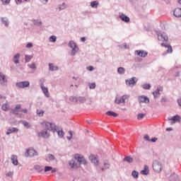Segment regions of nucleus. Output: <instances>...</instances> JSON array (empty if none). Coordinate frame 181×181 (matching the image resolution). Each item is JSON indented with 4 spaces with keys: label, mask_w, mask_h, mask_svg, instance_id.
<instances>
[{
    "label": "nucleus",
    "mask_w": 181,
    "mask_h": 181,
    "mask_svg": "<svg viewBox=\"0 0 181 181\" xmlns=\"http://www.w3.org/2000/svg\"><path fill=\"white\" fill-rule=\"evenodd\" d=\"M47 131L56 132V131H57L56 124L54 123H51L49 122H46L45 129L38 134V136H42V138H44L45 139H49V136L50 135V133Z\"/></svg>",
    "instance_id": "f257e3e1"
},
{
    "label": "nucleus",
    "mask_w": 181,
    "mask_h": 181,
    "mask_svg": "<svg viewBox=\"0 0 181 181\" xmlns=\"http://www.w3.org/2000/svg\"><path fill=\"white\" fill-rule=\"evenodd\" d=\"M152 166L154 172H156L157 173H160V172H162V169H163L162 163L158 160H154Z\"/></svg>",
    "instance_id": "f03ea898"
},
{
    "label": "nucleus",
    "mask_w": 181,
    "mask_h": 181,
    "mask_svg": "<svg viewBox=\"0 0 181 181\" xmlns=\"http://www.w3.org/2000/svg\"><path fill=\"white\" fill-rule=\"evenodd\" d=\"M39 156V153H37V151H36V150L33 149V147H30L28 149H27L25 153V156H26V158L28 157L33 158V156Z\"/></svg>",
    "instance_id": "7ed1b4c3"
},
{
    "label": "nucleus",
    "mask_w": 181,
    "mask_h": 181,
    "mask_svg": "<svg viewBox=\"0 0 181 181\" xmlns=\"http://www.w3.org/2000/svg\"><path fill=\"white\" fill-rule=\"evenodd\" d=\"M158 40H160L161 42H168L169 40V38L168 37V35H166V33L163 31H160L158 33Z\"/></svg>",
    "instance_id": "20e7f679"
},
{
    "label": "nucleus",
    "mask_w": 181,
    "mask_h": 181,
    "mask_svg": "<svg viewBox=\"0 0 181 181\" xmlns=\"http://www.w3.org/2000/svg\"><path fill=\"white\" fill-rule=\"evenodd\" d=\"M16 86L18 88H26L27 87H29V86H30V83L28 81H25L16 83Z\"/></svg>",
    "instance_id": "39448f33"
},
{
    "label": "nucleus",
    "mask_w": 181,
    "mask_h": 181,
    "mask_svg": "<svg viewBox=\"0 0 181 181\" xmlns=\"http://www.w3.org/2000/svg\"><path fill=\"white\" fill-rule=\"evenodd\" d=\"M138 102L139 103V104H149L150 100L149 98L143 95L138 97Z\"/></svg>",
    "instance_id": "423d86ee"
},
{
    "label": "nucleus",
    "mask_w": 181,
    "mask_h": 181,
    "mask_svg": "<svg viewBox=\"0 0 181 181\" xmlns=\"http://www.w3.org/2000/svg\"><path fill=\"white\" fill-rule=\"evenodd\" d=\"M136 81H138V78L136 77H132L126 81V84L129 87H134L136 84Z\"/></svg>",
    "instance_id": "0eeeda50"
},
{
    "label": "nucleus",
    "mask_w": 181,
    "mask_h": 181,
    "mask_svg": "<svg viewBox=\"0 0 181 181\" xmlns=\"http://www.w3.org/2000/svg\"><path fill=\"white\" fill-rule=\"evenodd\" d=\"M6 84H8V80L6 79L5 74L0 72V86H2V87H6Z\"/></svg>",
    "instance_id": "6e6552de"
},
{
    "label": "nucleus",
    "mask_w": 181,
    "mask_h": 181,
    "mask_svg": "<svg viewBox=\"0 0 181 181\" xmlns=\"http://www.w3.org/2000/svg\"><path fill=\"white\" fill-rule=\"evenodd\" d=\"M69 166L72 168L73 169H77L78 168H80V163L77 161V159L74 158L71 161H69Z\"/></svg>",
    "instance_id": "1a4fd4ad"
},
{
    "label": "nucleus",
    "mask_w": 181,
    "mask_h": 181,
    "mask_svg": "<svg viewBox=\"0 0 181 181\" xmlns=\"http://www.w3.org/2000/svg\"><path fill=\"white\" fill-rule=\"evenodd\" d=\"M168 180L169 181H179V176L177 174L175 173H171L170 176L168 177Z\"/></svg>",
    "instance_id": "9d476101"
},
{
    "label": "nucleus",
    "mask_w": 181,
    "mask_h": 181,
    "mask_svg": "<svg viewBox=\"0 0 181 181\" xmlns=\"http://www.w3.org/2000/svg\"><path fill=\"white\" fill-rule=\"evenodd\" d=\"M19 131V129L16 127H9L8 129H7V132H6V134L7 135H11V134H14V133H16Z\"/></svg>",
    "instance_id": "9b49d317"
},
{
    "label": "nucleus",
    "mask_w": 181,
    "mask_h": 181,
    "mask_svg": "<svg viewBox=\"0 0 181 181\" xmlns=\"http://www.w3.org/2000/svg\"><path fill=\"white\" fill-rule=\"evenodd\" d=\"M173 15L175 18H181V8H177L173 11Z\"/></svg>",
    "instance_id": "f8f14e48"
},
{
    "label": "nucleus",
    "mask_w": 181,
    "mask_h": 181,
    "mask_svg": "<svg viewBox=\"0 0 181 181\" xmlns=\"http://www.w3.org/2000/svg\"><path fill=\"white\" fill-rule=\"evenodd\" d=\"M161 46H163L164 47H168V49H167L168 53H172V52H173V49H172V46L169 43L163 42L161 44Z\"/></svg>",
    "instance_id": "ddd939ff"
},
{
    "label": "nucleus",
    "mask_w": 181,
    "mask_h": 181,
    "mask_svg": "<svg viewBox=\"0 0 181 181\" xmlns=\"http://www.w3.org/2000/svg\"><path fill=\"white\" fill-rule=\"evenodd\" d=\"M90 160L92 162V163H94L95 166H98V158L94 156H89Z\"/></svg>",
    "instance_id": "4468645a"
},
{
    "label": "nucleus",
    "mask_w": 181,
    "mask_h": 181,
    "mask_svg": "<svg viewBox=\"0 0 181 181\" xmlns=\"http://www.w3.org/2000/svg\"><path fill=\"white\" fill-rule=\"evenodd\" d=\"M135 53L140 57H146V56H148V52H145V51L136 50Z\"/></svg>",
    "instance_id": "2eb2a0df"
},
{
    "label": "nucleus",
    "mask_w": 181,
    "mask_h": 181,
    "mask_svg": "<svg viewBox=\"0 0 181 181\" xmlns=\"http://www.w3.org/2000/svg\"><path fill=\"white\" fill-rule=\"evenodd\" d=\"M1 22L6 26V28H8L9 26V19L6 17H1Z\"/></svg>",
    "instance_id": "dca6fc26"
},
{
    "label": "nucleus",
    "mask_w": 181,
    "mask_h": 181,
    "mask_svg": "<svg viewBox=\"0 0 181 181\" xmlns=\"http://www.w3.org/2000/svg\"><path fill=\"white\" fill-rule=\"evenodd\" d=\"M141 175H144V176L149 175V166L144 165V169L141 171Z\"/></svg>",
    "instance_id": "f3484780"
},
{
    "label": "nucleus",
    "mask_w": 181,
    "mask_h": 181,
    "mask_svg": "<svg viewBox=\"0 0 181 181\" xmlns=\"http://www.w3.org/2000/svg\"><path fill=\"white\" fill-rule=\"evenodd\" d=\"M103 165L104 167L101 168L102 172H104V170H107V169H110V167L111 166V164L110 163V162H108V160H105Z\"/></svg>",
    "instance_id": "a211bd4d"
},
{
    "label": "nucleus",
    "mask_w": 181,
    "mask_h": 181,
    "mask_svg": "<svg viewBox=\"0 0 181 181\" xmlns=\"http://www.w3.org/2000/svg\"><path fill=\"white\" fill-rule=\"evenodd\" d=\"M123 162H127V163H134V158L131 156H127L123 158Z\"/></svg>",
    "instance_id": "6ab92c4d"
},
{
    "label": "nucleus",
    "mask_w": 181,
    "mask_h": 181,
    "mask_svg": "<svg viewBox=\"0 0 181 181\" xmlns=\"http://www.w3.org/2000/svg\"><path fill=\"white\" fill-rule=\"evenodd\" d=\"M40 88L42 90V93L45 94V97L49 98L50 97V95H49V89H47V87H45V86H40Z\"/></svg>",
    "instance_id": "aec40b11"
},
{
    "label": "nucleus",
    "mask_w": 181,
    "mask_h": 181,
    "mask_svg": "<svg viewBox=\"0 0 181 181\" xmlns=\"http://www.w3.org/2000/svg\"><path fill=\"white\" fill-rule=\"evenodd\" d=\"M120 19H122V21L123 22H125V23H128V22H129V21H131L129 19V17H128L127 16H125V14H122L119 16Z\"/></svg>",
    "instance_id": "412c9836"
},
{
    "label": "nucleus",
    "mask_w": 181,
    "mask_h": 181,
    "mask_svg": "<svg viewBox=\"0 0 181 181\" xmlns=\"http://www.w3.org/2000/svg\"><path fill=\"white\" fill-rule=\"evenodd\" d=\"M19 59H21V54L17 53L13 58V63H15V64H18V63H19Z\"/></svg>",
    "instance_id": "4be33fe9"
},
{
    "label": "nucleus",
    "mask_w": 181,
    "mask_h": 181,
    "mask_svg": "<svg viewBox=\"0 0 181 181\" xmlns=\"http://www.w3.org/2000/svg\"><path fill=\"white\" fill-rule=\"evenodd\" d=\"M105 115H108L109 117H114L115 118H117V117H118V113L113 111H107L105 112Z\"/></svg>",
    "instance_id": "5701e85b"
},
{
    "label": "nucleus",
    "mask_w": 181,
    "mask_h": 181,
    "mask_svg": "<svg viewBox=\"0 0 181 181\" xmlns=\"http://www.w3.org/2000/svg\"><path fill=\"white\" fill-rule=\"evenodd\" d=\"M49 69L50 71H57L59 70V67L57 66H54L52 63L49 64Z\"/></svg>",
    "instance_id": "b1692460"
},
{
    "label": "nucleus",
    "mask_w": 181,
    "mask_h": 181,
    "mask_svg": "<svg viewBox=\"0 0 181 181\" xmlns=\"http://www.w3.org/2000/svg\"><path fill=\"white\" fill-rule=\"evenodd\" d=\"M11 162L15 166L18 165V156L15 155L11 156Z\"/></svg>",
    "instance_id": "393cba45"
},
{
    "label": "nucleus",
    "mask_w": 181,
    "mask_h": 181,
    "mask_svg": "<svg viewBox=\"0 0 181 181\" xmlns=\"http://www.w3.org/2000/svg\"><path fill=\"white\" fill-rule=\"evenodd\" d=\"M180 119H181L180 116V115H177L173 116V117L170 119V120H171V121H173V122H180Z\"/></svg>",
    "instance_id": "a878e982"
},
{
    "label": "nucleus",
    "mask_w": 181,
    "mask_h": 181,
    "mask_svg": "<svg viewBox=\"0 0 181 181\" xmlns=\"http://www.w3.org/2000/svg\"><path fill=\"white\" fill-rule=\"evenodd\" d=\"M86 97L84 96H79L78 97V103L77 104H84L86 103Z\"/></svg>",
    "instance_id": "bb28decb"
},
{
    "label": "nucleus",
    "mask_w": 181,
    "mask_h": 181,
    "mask_svg": "<svg viewBox=\"0 0 181 181\" xmlns=\"http://www.w3.org/2000/svg\"><path fill=\"white\" fill-rule=\"evenodd\" d=\"M98 5H100V3L98 1H93L90 2L91 8H95V9H97V8H98Z\"/></svg>",
    "instance_id": "cd10ccee"
},
{
    "label": "nucleus",
    "mask_w": 181,
    "mask_h": 181,
    "mask_svg": "<svg viewBox=\"0 0 181 181\" xmlns=\"http://www.w3.org/2000/svg\"><path fill=\"white\" fill-rule=\"evenodd\" d=\"M69 47H71V49H75L76 47H78L77 46V44L76 42H74V41L71 40L69 42Z\"/></svg>",
    "instance_id": "c85d7f7f"
},
{
    "label": "nucleus",
    "mask_w": 181,
    "mask_h": 181,
    "mask_svg": "<svg viewBox=\"0 0 181 181\" xmlns=\"http://www.w3.org/2000/svg\"><path fill=\"white\" fill-rule=\"evenodd\" d=\"M153 95L154 98H159V97H160L159 90L156 89L154 92H153Z\"/></svg>",
    "instance_id": "c756f323"
},
{
    "label": "nucleus",
    "mask_w": 181,
    "mask_h": 181,
    "mask_svg": "<svg viewBox=\"0 0 181 181\" xmlns=\"http://www.w3.org/2000/svg\"><path fill=\"white\" fill-rule=\"evenodd\" d=\"M69 100L71 101L72 103H74L75 104H77V103H78V97L76 96H70Z\"/></svg>",
    "instance_id": "7c9ffc66"
},
{
    "label": "nucleus",
    "mask_w": 181,
    "mask_h": 181,
    "mask_svg": "<svg viewBox=\"0 0 181 181\" xmlns=\"http://www.w3.org/2000/svg\"><path fill=\"white\" fill-rule=\"evenodd\" d=\"M36 114L38 117H43V115H45V111L42 110L37 109Z\"/></svg>",
    "instance_id": "2f4dec72"
},
{
    "label": "nucleus",
    "mask_w": 181,
    "mask_h": 181,
    "mask_svg": "<svg viewBox=\"0 0 181 181\" xmlns=\"http://www.w3.org/2000/svg\"><path fill=\"white\" fill-rule=\"evenodd\" d=\"M78 52V47L76 48H72L71 52V56H76L77 53Z\"/></svg>",
    "instance_id": "473e14b6"
},
{
    "label": "nucleus",
    "mask_w": 181,
    "mask_h": 181,
    "mask_svg": "<svg viewBox=\"0 0 181 181\" xmlns=\"http://www.w3.org/2000/svg\"><path fill=\"white\" fill-rule=\"evenodd\" d=\"M57 40V37L56 35H51L49 38V42H52V43H55Z\"/></svg>",
    "instance_id": "72a5a7b5"
},
{
    "label": "nucleus",
    "mask_w": 181,
    "mask_h": 181,
    "mask_svg": "<svg viewBox=\"0 0 181 181\" xmlns=\"http://www.w3.org/2000/svg\"><path fill=\"white\" fill-rule=\"evenodd\" d=\"M132 176H133V177L134 179H138V177L139 176V173H138V171H136V170H134L132 173Z\"/></svg>",
    "instance_id": "f704fd0d"
},
{
    "label": "nucleus",
    "mask_w": 181,
    "mask_h": 181,
    "mask_svg": "<svg viewBox=\"0 0 181 181\" xmlns=\"http://www.w3.org/2000/svg\"><path fill=\"white\" fill-rule=\"evenodd\" d=\"M32 59H33V56L26 55V54L25 55V63H29V62H30Z\"/></svg>",
    "instance_id": "c9c22d12"
},
{
    "label": "nucleus",
    "mask_w": 181,
    "mask_h": 181,
    "mask_svg": "<svg viewBox=\"0 0 181 181\" xmlns=\"http://www.w3.org/2000/svg\"><path fill=\"white\" fill-rule=\"evenodd\" d=\"M83 158H84L83 157H81L80 156H75V159H76V160L79 163V165H81V163H83Z\"/></svg>",
    "instance_id": "e433bc0d"
},
{
    "label": "nucleus",
    "mask_w": 181,
    "mask_h": 181,
    "mask_svg": "<svg viewBox=\"0 0 181 181\" xmlns=\"http://www.w3.org/2000/svg\"><path fill=\"white\" fill-rule=\"evenodd\" d=\"M67 6H66V4L63 3L62 4H59L58 6L59 11H64V9H66Z\"/></svg>",
    "instance_id": "4c0bfd02"
},
{
    "label": "nucleus",
    "mask_w": 181,
    "mask_h": 181,
    "mask_svg": "<svg viewBox=\"0 0 181 181\" xmlns=\"http://www.w3.org/2000/svg\"><path fill=\"white\" fill-rule=\"evenodd\" d=\"M117 73H119V74H124L125 69L124 67H119L117 69Z\"/></svg>",
    "instance_id": "58836bf2"
},
{
    "label": "nucleus",
    "mask_w": 181,
    "mask_h": 181,
    "mask_svg": "<svg viewBox=\"0 0 181 181\" xmlns=\"http://www.w3.org/2000/svg\"><path fill=\"white\" fill-rule=\"evenodd\" d=\"M57 134H58V136L59 138H63V136H64V132H63V129H62V130H58L57 131Z\"/></svg>",
    "instance_id": "ea45409f"
},
{
    "label": "nucleus",
    "mask_w": 181,
    "mask_h": 181,
    "mask_svg": "<svg viewBox=\"0 0 181 181\" xmlns=\"http://www.w3.org/2000/svg\"><path fill=\"white\" fill-rule=\"evenodd\" d=\"M142 88H144V90H151V84L149 83H146L142 85Z\"/></svg>",
    "instance_id": "a19ab883"
},
{
    "label": "nucleus",
    "mask_w": 181,
    "mask_h": 181,
    "mask_svg": "<svg viewBox=\"0 0 181 181\" xmlns=\"http://www.w3.org/2000/svg\"><path fill=\"white\" fill-rule=\"evenodd\" d=\"M35 170H37V172H42L43 170V166H40V165H35Z\"/></svg>",
    "instance_id": "79ce46f5"
},
{
    "label": "nucleus",
    "mask_w": 181,
    "mask_h": 181,
    "mask_svg": "<svg viewBox=\"0 0 181 181\" xmlns=\"http://www.w3.org/2000/svg\"><path fill=\"white\" fill-rule=\"evenodd\" d=\"M160 103H161V105H165V103H168V98H166L165 96L163 97L160 99Z\"/></svg>",
    "instance_id": "37998d69"
},
{
    "label": "nucleus",
    "mask_w": 181,
    "mask_h": 181,
    "mask_svg": "<svg viewBox=\"0 0 181 181\" xmlns=\"http://www.w3.org/2000/svg\"><path fill=\"white\" fill-rule=\"evenodd\" d=\"M33 23L36 26H42V21H40L39 20H34Z\"/></svg>",
    "instance_id": "c03bdc74"
},
{
    "label": "nucleus",
    "mask_w": 181,
    "mask_h": 181,
    "mask_svg": "<svg viewBox=\"0 0 181 181\" xmlns=\"http://www.w3.org/2000/svg\"><path fill=\"white\" fill-rule=\"evenodd\" d=\"M47 157L49 159V160H54V159H56V157H54V155L51 153H48Z\"/></svg>",
    "instance_id": "a18cd8bd"
},
{
    "label": "nucleus",
    "mask_w": 181,
    "mask_h": 181,
    "mask_svg": "<svg viewBox=\"0 0 181 181\" xmlns=\"http://www.w3.org/2000/svg\"><path fill=\"white\" fill-rule=\"evenodd\" d=\"M115 103L116 104H121V103H122V98H118V97L116 98Z\"/></svg>",
    "instance_id": "49530a36"
},
{
    "label": "nucleus",
    "mask_w": 181,
    "mask_h": 181,
    "mask_svg": "<svg viewBox=\"0 0 181 181\" xmlns=\"http://www.w3.org/2000/svg\"><path fill=\"white\" fill-rule=\"evenodd\" d=\"M28 67L33 70H36V64L33 63L31 64H28Z\"/></svg>",
    "instance_id": "de8ad7c7"
},
{
    "label": "nucleus",
    "mask_w": 181,
    "mask_h": 181,
    "mask_svg": "<svg viewBox=\"0 0 181 181\" xmlns=\"http://www.w3.org/2000/svg\"><path fill=\"white\" fill-rule=\"evenodd\" d=\"M40 87L45 86V78H41L39 81Z\"/></svg>",
    "instance_id": "09e8293b"
},
{
    "label": "nucleus",
    "mask_w": 181,
    "mask_h": 181,
    "mask_svg": "<svg viewBox=\"0 0 181 181\" xmlns=\"http://www.w3.org/2000/svg\"><path fill=\"white\" fill-rule=\"evenodd\" d=\"M21 124L24 125L26 128H29V122L25 120L21 121Z\"/></svg>",
    "instance_id": "8fccbe9b"
},
{
    "label": "nucleus",
    "mask_w": 181,
    "mask_h": 181,
    "mask_svg": "<svg viewBox=\"0 0 181 181\" xmlns=\"http://www.w3.org/2000/svg\"><path fill=\"white\" fill-rule=\"evenodd\" d=\"M144 117H145V114L139 113L137 115V119H142V118H144Z\"/></svg>",
    "instance_id": "3c124183"
},
{
    "label": "nucleus",
    "mask_w": 181,
    "mask_h": 181,
    "mask_svg": "<svg viewBox=\"0 0 181 181\" xmlns=\"http://www.w3.org/2000/svg\"><path fill=\"white\" fill-rule=\"evenodd\" d=\"M52 166H45V172H50V170H52Z\"/></svg>",
    "instance_id": "603ef678"
},
{
    "label": "nucleus",
    "mask_w": 181,
    "mask_h": 181,
    "mask_svg": "<svg viewBox=\"0 0 181 181\" xmlns=\"http://www.w3.org/2000/svg\"><path fill=\"white\" fill-rule=\"evenodd\" d=\"M121 98H122V101L123 104H125V100H127V98H128V95H123Z\"/></svg>",
    "instance_id": "864d4df0"
},
{
    "label": "nucleus",
    "mask_w": 181,
    "mask_h": 181,
    "mask_svg": "<svg viewBox=\"0 0 181 181\" xmlns=\"http://www.w3.org/2000/svg\"><path fill=\"white\" fill-rule=\"evenodd\" d=\"M2 110L4 111H8V104L4 103L2 107H1Z\"/></svg>",
    "instance_id": "5fc2aeb1"
},
{
    "label": "nucleus",
    "mask_w": 181,
    "mask_h": 181,
    "mask_svg": "<svg viewBox=\"0 0 181 181\" xmlns=\"http://www.w3.org/2000/svg\"><path fill=\"white\" fill-rule=\"evenodd\" d=\"M25 47H26L27 49H30V48L33 47V44L32 42H28V43L26 45Z\"/></svg>",
    "instance_id": "6e6d98bb"
},
{
    "label": "nucleus",
    "mask_w": 181,
    "mask_h": 181,
    "mask_svg": "<svg viewBox=\"0 0 181 181\" xmlns=\"http://www.w3.org/2000/svg\"><path fill=\"white\" fill-rule=\"evenodd\" d=\"M1 2L4 4V5H9L11 0H1Z\"/></svg>",
    "instance_id": "4d7b16f0"
},
{
    "label": "nucleus",
    "mask_w": 181,
    "mask_h": 181,
    "mask_svg": "<svg viewBox=\"0 0 181 181\" xmlns=\"http://www.w3.org/2000/svg\"><path fill=\"white\" fill-rule=\"evenodd\" d=\"M5 100H6V97L0 94V101H5Z\"/></svg>",
    "instance_id": "13d9d810"
},
{
    "label": "nucleus",
    "mask_w": 181,
    "mask_h": 181,
    "mask_svg": "<svg viewBox=\"0 0 181 181\" xmlns=\"http://www.w3.org/2000/svg\"><path fill=\"white\" fill-rule=\"evenodd\" d=\"M13 114L14 115H19V113H18V110H16V109H13Z\"/></svg>",
    "instance_id": "bf43d9fd"
},
{
    "label": "nucleus",
    "mask_w": 181,
    "mask_h": 181,
    "mask_svg": "<svg viewBox=\"0 0 181 181\" xmlns=\"http://www.w3.org/2000/svg\"><path fill=\"white\" fill-rule=\"evenodd\" d=\"M144 139H146V141H148V142H151V139H149V136L148 134L144 136Z\"/></svg>",
    "instance_id": "052dcab7"
},
{
    "label": "nucleus",
    "mask_w": 181,
    "mask_h": 181,
    "mask_svg": "<svg viewBox=\"0 0 181 181\" xmlns=\"http://www.w3.org/2000/svg\"><path fill=\"white\" fill-rule=\"evenodd\" d=\"M87 69L89 71H93V70H94V67L93 66H89L87 67Z\"/></svg>",
    "instance_id": "680f3d73"
},
{
    "label": "nucleus",
    "mask_w": 181,
    "mask_h": 181,
    "mask_svg": "<svg viewBox=\"0 0 181 181\" xmlns=\"http://www.w3.org/2000/svg\"><path fill=\"white\" fill-rule=\"evenodd\" d=\"M89 88L93 89L95 88V83H93L90 85Z\"/></svg>",
    "instance_id": "e2e57ef3"
},
{
    "label": "nucleus",
    "mask_w": 181,
    "mask_h": 181,
    "mask_svg": "<svg viewBox=\"0 0 181 181\" xmlns=\"http://www.w3.org/2000/svg\"><path fill=\"white\" fill-rule=\"evenodd\" d=\"M157 90H158L159 92L163 91V86H158Z\"/></svg>",
    "instance_id": "0e129e2a"
},
{
    "label": "nucleus",
    "mask_w": 181,
    "mask_h": 181,
    "mask_svg": "<svg viewBox=\"0 0 181 181\" xmlns=\"http://www.w3.org/2000/svg\"><path fill=\"white\" fill-rule=\"evenodd\" d=\"M21 105H17L15 107H14V110H21Z\"/></svg>",
    "instance_id": "69168bd1"
},
{
    "label": "nucleus",
    "mask_w": 181,
    "mask_h": 181,
    "mask_svg": "<svg viewBox=\"0 0 181 181\" xmlns=\"http://www.w3.org/2000/svg\"><path fill=\"white\" fill-rule=\"evenodd\" d=\"M15 1L17 5H21L22 4V0H15Z\"/></svg>",
    "instance_id": "338daca9"
},
{
    "label": "nucleus",
    "mask_w": 181,
    "mask_h": 181,
    "mask_svg": "<svg viewBox=\"0 0 181 181\" xmlns=\"http://www.w3.org/2000/svg\"><path fill=\"white\" fill-rule=\"evenodd\" d=\"M177 103L180 107H181V99H177Z\"/></svg>",
    "instance_id": "774afa93"
}]
</instances>
